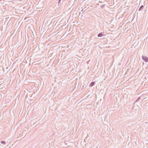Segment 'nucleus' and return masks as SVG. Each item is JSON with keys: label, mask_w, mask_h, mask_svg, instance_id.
Here are the masks:
<instances>
[{"label": "nucleus", "mask_w": 148, "mask_h": 148, "mask_svg": "<svg viewBox=\"0 0 148 148\" xmlns=\"http://www.w3.org/2000/svg\"><path fill=\"white\" fill-rule=\"evenodd\" d=\"M142 59L145 62H148V58L146 56H143L142 57Z\"/></svg>", "instance_id": "nucleus-1"}, {"label": "nucleus", "mask_w": 148, "mask_h": 148, "mask_svg": "<svg viewBox=\"0 0 148 148\" xmlns=\"http://www.w3.org/2000/svg\"><path fill=\"white\" fill-rule=\"evenodd\" d=\"M104 34H103L102 32H101L99 33L97 35V36L98 37H101Z\"/></svg>", "instance_id": "nucleus-2"}, {"label": "nucleus", "mask_w": 148, "mask_h": 148, "mask_svg": "<svg viewBox=\"0 0 148 148\" xmlns=\"http://www.w3.org/2000/svg\"><path fill=\"white\" fill-rule=\"evenodd\" d=\"M95 84V82H91L89 85V86L92 87Z\"/></svg>", "instance_id": "nucleus-3"}, {"label": "nucleus", "mask_w": 148, "mask_h": 148, "mask_svg": "<svg viewBox=\"0 0 148 148\" xmlns=\"http://www.w3.org/2000/svg\"><path fill=\"white\" fill-rule=\"evenodd\" d=\"M143 7H144V5H141L140 7V8H138V11H140L143 8Z\"/></svg>", "instance_id": "nucleus-4"}, {"label": "nucleus", "mask_w": 148, "mask_h": 148, "mask_svg": "<svg viewBox=\"0 0 148 148\" xmlns=\"http://www.w3.org/2000/svg\"><path fill=\"white\" fill-rule=\"evenodd\" d=\"M1 143L3 145H5L6 144V142L4 141H1Z\"/></svg>", "instance_id": "nucleus-5"}, {"label": "nucleus", "mask_w": 148, "mask_h": 148, "mask_svg": "<svg viewBox=\"0 0 148 148\" xmlns=\"http://www.w3.org/2000/svg\"><path fill=\"white\" fill-rule=\"evenodd\" d=\"M140 97H138V98L136 99V100L135 101V102H136L137 101H138L140 99Z\"/></svg>", "instance_id": "nucleus-6"}, {"label": "nucleus", "mask_w": 148, "mask_h": 148, "mask_svg": "<svg viewBox=\"0 0 148 148\" xmlns=\"http://www.w3.org/2000/svg\"><path fill=\"white\" fill-rule=\"evenodd\" d=\"M61 1V0H59L58 2V3H60V2Z\"/></svg>", "instance_id": "nucleus-7"}, {"label": "nucleus", "mask_w": 148, "mask_h": 148, "mask_svg": "<svg viewBox=\"0 0 148 148\" xmlns=\"http://www.w3.org/2000/svg\"><path fill=\"white\" fill-rule=\"evenodd\" d=\"M83 9H82V10H81V11H82H82H83Z\"/></svg>", "instance_id": "nucleus-8"}]
</instances>
